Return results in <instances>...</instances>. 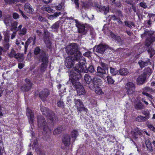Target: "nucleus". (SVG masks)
<instances>
[{"instance_id":"36","label":"nucleus","mask_w":155,"mask_h":155,"mask_svg":"<svg viewBox=\"0 0 155 155\" xmlns=\"http://www.w3.org/2000/svg\"><path fill=\"white\" fill-rule=\"evenodd\" d=\"M18 31V35L20 36H22L26 34L27 32V29L25 28H23L20 29Z\"/></svg>"},{"instance_id":"10","label":"nucleus","mask_w":155,"mask_h":155,"mask_svg":"<svg viewBox=\"0 0 155 155\" xmlns=\"http://www.w3.org/2000/svg\"><path fill=\"white\" fill-rule=\"evenodd\" d=\"M126 92L128 95H131L134 93L135 91V86L132 82L127 83L125 85Z\"/></svg>"},{"instance_id":"39","label":"nucleus","mask_w":155,"mask_h":155,"mask_svg":"<svg viewBox=\"0 0 155 155\" xmlns=\"http://www.w3.org/2000/svg\"><path fill=\"white\" fill-rule=\"evenodd\" d=\"M147 51L150 54V57L151 58L155 54V51L154 49L151 47H150L148 50Z\"/></svg>"},{"instance_id":"58","label":"nucleus","mask_w":155,"mask_h":155,"mask_svg":"<svg viewBox=\"0 0 155 155\" xmlns=\"http://www.w3.org/2000/svg\"><path fill=\"white\" fill-rule=\"evenodd\" d=\"M12 17L13 18L15 19H18L19 18V14L16 12H14L12 14Z\"/></svg>"},{"instance_id":"27","label":"nucleus","mask_w":155,"mask_h":155,"mask_svg":"<svg viewBox=\"0 0 155 155\" xmlns=\"http://www.w3.org/2000/svg\"><path fill=\"white\" fill-rule=\"evenodd\" d=\"M71 135L72 138V141L74 142L78 135V133L77 130H74L72 131Z\"/></svg>"},{"instance_id":"50","label":"nucleus","mask_w":155,"mask_h":155,"mask_svg":"<svg viewBox=\"0 0 155 155\" xmlns=\"http://www.w3.org/2000/svg\"><path fill=\"white\" fill-rule=\"evenodd\" d=\"M101 67L102 69L105 70L106 71H107L108 70V65L107 64L102 63L101 64Z\"/></svg>"},{"instance_id":"25","label":"nucleus","mask_w":155,"mask_h":155,"mask_svg":"<svg viewBox=\"0 0 155 155\" xmlns=\"http://www.w3.org/2000/svg\"><path fill=\"white\" fill-rule=\"evenodd\" d=\"M153 70L149 67L145 68L143 71V75L150 76L151 75L153 72Z\"/></svg>"},{"instance_id":"28","label":"nucleus","mask_w":155,"mask_h":155,"mask_svg":"<svg viewBox=\"0 0 155 155\" xmlns=\"http://www.w3.org/2000/svg\"><path fill=\"white\" fill-rule=\"evenodd\" d=\"M135 107L137 110H140L143 109L145 108V106L142 102L139 101L135 104Z\"/></svg>"},{"instance_id":"42","label":"nucleus","mask_w":155,"mask_h":155,"mask_svg":"<svg viewBox=\"0 0 155 155\" xmlns=\"http://www.w3.org/2000/svg\"><path fill=\"white\" fill-rule=\"evenodd\" d=\"M110 73L113 75H115L117 74H118V71H116L115 68L112 67H110Z\"/></svg>"},{"instance_id":"52","label":"nucleus","mask_w":155,"mask_h":155,"mask_svg":"<svg viewBox=\"0 0 155 155\" xmlns=\"http://www.w3.org/2000/svg\"><path fill=\"white\" fill-rule=\"evenodd\" d=\"M57 106L58 107L63 108L64 106V104L62 101H59L57 103Z\"/></svg>"},{"instance_id":"37","label":"nucleus","mask_w":155,"mask_h":155,"mask_svg":"<svg viewBox=\"0 0 155 155\" xmlns=\"http://www.w3.org/2000/svg\"><path fill=\"white\" fill-rule=\"evenodd\" d=\"M48 66L47 64H41L40 66V70L41 73H44L47 69Z\"/></svg>"},{"instance_id":"41","label":"nucleus","mask_w":155,"mask_h":155,"mask_svg":"<svg viewBox=\"0 0 155 155\" xmlns=\"http://www.w3.org/2000/svg\"><path fill=\"white\" fill-rule=\"evenodd\" d=\"M60 23V21L56 22L51 26V28L53 29H58L59 27Z\"/></svg>"},{"instance_id":"13","label":"nucleus","mask_w":155,"mask_h":155,"mask_svg":"<svg viewBox=\"0 0 155 155\" xmlns=\"http://www.w3.org/2000/svg\"><path fill=\"white\" fill-rule=\"evenodd\" d=\"M38 60L42 62L41 64H47L48 62L49 57L44 51H43L38 58Z\"/></svg>"},{"instance_id":"34","label":"nucleus","mask_w":155,"mask_h":155,"mask_svg":"<svg viewBox=\"0 0 155 155\" xmlns=\"http://www.w3.org/2000/svg\"><path fill=\"white\" fill-rule=\"evenodd\" d=\"M147 119L143 116L141 115H139L138 116L136 119V120L139 122H145Z\"/></svg>"},{"instance_id":"49","label":"nucleus","mask_w":155,"mask_h":155,"mask_svg":"<svg viewBox=\"0 0 155 155\" xmlns=\"http://www.w3.org/2000/svg\"><path fill=\"white\" fill-rule=\"evenodd\" d=\"M4 40L5 43H8L9 41V36L8 33L7 32H5L4 35Z\"/></svg>"},{"instance_id":"32","label":"nucleus","mask_w":155,"mask_h":155,"mask_svg":"<svg viewBox=\"0 0 155 155\" xmlns=\"http://www.w3.org/2000/svg\"><path fill=\"white\" fill-rule=\"evenodd\" d=\"M64 130L63 127L60 126L55 129L53 132V134L54 135L59 134Z\"/></svg>"},{"instance_id":"35","label":"nucleus","mask_w":155,"mask_h":155,"mask_svg":"<svg viewBox=\"0 0 155 155\" xmlns=\"http://www.w3.org/2000/svg\"><path fill=\"white\" fill-rule=\"evenodd\" d=\"M94 71L95 70L93 66L92 65H90L88 68H87L86 67L85 73H87L89 72L91 73H93L94 72Z\"/></svg>"},{"instance_id":"62","label":"nucleus","mask_w":155,"mask_h":155,"mask_svg":"<svg viewBox=\"0 0 155 155\" xmlns=\"http://www.w3.org/2000/svg\"><path fill=\"white\" fill-rule=\"evenodd\" d=\"M89 5L87 3H84L82 6V8H84L85 9L88 8Z\"/></svg>"},{"instance_id":"55","label":"nucleus","mask_w":155,"mask_h":155,"mask_svg":"<svg viewBox=\"0 0 155 155\" xmlns=\"http://www.w3.org/2000/svg\"><path fill=\"white\" fill-rule=\"evenodd\" d=\"M98 86V85H97L95 86V92L97 94H100L101 93V89Z\"/></svg>"},{"instance_id":"59","label":"nucleus","mask_w":155,"mask_h":155,"mask_svg":"<svg viewBox=\"0 0 155 155\" xmlns=\"http://www.w3.org/2000/svg\"><path fill=\"white\" fill-rule=\"evenodd\" d=\"M135 131L137 132V134L141 136L143 135V130H140L138 128H137L135 130Z\"/></svg>"},{"instance_id":"48","label":"nucleus","mask_w":155,"mask_h":155,"mask_svg":"<svg viewBox=\"0 0 155 155\" xmlns=\"http://www.w3.org/2000/svg\"><path fill=\"white\" fill-rule=\"evenodd\" d=\"M107 80L109 84H114V81L111 76H108L107 77Z\"/></svg>"},{"instance_id":"44","label":"nucleus","mask_w":155,"mask_h":155,"mask_svg":"<svg viewBox=\"0 0 155 155\" xmlns=\"http://www.w3.org/2000/svg\"><path fill=\"white\" fill-rule=\"evenodd\" d=\"M14 58L18 60H23L24 59L23 54H20L19 53H18L17 54L16 53V54Z\"/></svg>"},{"instance_id":"3","label":"nucleus","mask_w":155,"mask_h":155,"mask_svg":"<svg viewBox=\"0 0 155 155\" xmlns=\"http://www.w3.org/2000/svg\"><path fill=\"white\" fill-rule=\"evenodd\" d=\"M78 48V45L76 43H71L65 48L66 53L68 54L73 55V57H76L78 58L77 59H79L82 55Z\"/></svg>"},{"instance_id":"47","label":"nucleus","mask_w":155,"mask_h":155,"mask_svg":"<svg viewBox=\"0 0 155 155\" xmlns=\"http://www.w3.org/2000/svg\"><path fill=\"white\" fill-rule=\"evenodd\" d=\"M142 113L144 115H145L144 117L147 120L149 119L150 118V113L148 112H147L146 110H142Z\"/></svg>"},{"instance_id":"16","label":"nucleus","mask_w":155,"mask_h":155,"mask_svg":"<svg viewBox=\"0 0 155 155\" xmlns=\"http://www.w3.org/2000/svg\"><path fill=\"white\" fill-rule=\"evenodd\" d=\"M26 114L29 119V122L31 124H32L34 121V113L30 109L27 108L26 111Z\"/></svg>"},{"instance_id":"57","label":"nucleus","mask_w":155,"mask_h":155,"mask_svg":"<svg viewBox=\"0 0 155 155\" xmlns=\"http://www.w3.org/2000/svg\"><path fill=\"white\" fill-rule=\"evenodd\" d=\"M16 53L13 49H12L11 51L9 54V57L10 58L15 57Z\"/></svg>"},{"instance_id":"38","label":"nucleus","mask_w":155,"mask_h":155,"mask_svg":"<svg viewBox=\"0 0 155 155\" xmlns=\"http://www.w3.org/2000/svg\"><path fill=\"white\" fill-rule=\"evenodd\" d=\"M124 23L125 25L128 26L130 28H131L132 25L135 26L134 23L133 22L125 21H124Z\"/></svg>"},{"instance_id":"22","label":"nucleus","mask_w":155,"mask_h":155,"mask_svg":"<svg viewBox=\"0 0 155 155\" xmlns=\"http://www.w3.org/2000/svg\"><path fill=\"white\" fill-rule=\"evenodd\" d=\"M25 10L28 13H31L34 11L31 5L28 3H26L25 5Z\"/></svg>"},{"instance_id":"63","label":"nucleus","mask_w":155,"mask_h":155,"mask_svg":"<svg viewBox=\"0 0 155 155\" xmlns=\"http://www.w3.org/2000/svg\"><path fill=\"white\" fill-rule=\"evenodd\" d=\"M140 6L144 8H146L147 7L146 3L142 2L140 3Z\"/></svg>"},{"instance_id":"64","label":"nucleus","mask_w":155,"mask_h":155,"mask_svg":"<svg viewBox=\"0 0 155 155\" xmlns=\"http://www.w3.org/2000/svg\"><path fill=\"white\" fill-rule=\"evenodd\" d=\"M131 133L135 139H137L138 138V134L136 131L132 132Z\"/></svg>"},{"instance_id":"4","label":"nucleus","mask_w":155,"mask_h":155,"mask_svg":"<svg viewBox=\"0 0 155 155\" xmlns=\"http://www.w3.org/2000/svg\"><path fill=\"white\" fill-rule=\"evenodd\" d=\"M41 110L43 114L46 116L50 122L54 125L58 121V118L54 112L49 109L42 106Z\"/></svg>"},{"instance_id":"1","label":"nucleus","mask_w":155,"mask_h":155,"mask_svg":"<svg viewBox=\"0 0 155 155\" xmlns=\"http://www.w3.org/2000/svg\"><path fill=\"white\" fill-rule=\"evenodd\" d=\"M80 75L79 74L76 75V77L73 76V79H69L67 82V84L74 90H76L78 95L81 96L84 95L86 91L83 87L78 81L80 78Z\"/></svg>"},{"instance_id":"45","label":"nucleus","mask_w":155,"mask_h":155,"mask_svg":"<svg viewBox=\"0 0 155 155\" xmlns=\"http://www.w3.org/2000/svg\"><path fill=\"white\" fill-rule=\"evenodd\" d=\"M36 39V37H35L34 39L32 37H30L26 41L25 43L29 45L30 44L31 42V41H33V45L35 44V41Z\"/></svg>"},{"instance_id":"24","label":"nucleus","mask_w":155,"mask_h":155,"mask_svg":"<svg viewBox=\"0 0 155 155\" xmlns=\"http://www.w3.org/2000/svg\"><path fill=\"white\" fill-rule=\"evenodd\" d=\"M146 147L149 152H151L153 151V149L151 146V143L148 139L145 140Z\"/></svg>"},{"instance_id":"17","label":"nucleus","mask_w":155,"mask_h":155,"mask_svg":"<svg viewBox=\"0 0 155 155\" xmlns=\"http://www.w3.org/2000/svg\"><path fill=\"white\" fill-rule=\"evenodd\" d=\"M138 64H139L140 68H143L145 67L148 65L149 64H151L150 59H148L147 60L145 59H141L138 62Z\"/></svg>"},{"instance_id":"11","label":"nucleus","mask_w":155,"mask_h":155,"mask_svg":"<svg viewBox=\"0 0 155 155\" xmlns=\"http://www.w3.org/2000/svg\"><path fill=\"white\" fill-rule=\"evenodd\" d=\"M94 7L97 12H104V14L106 15L109 12V8L108 7L105 6L102 7L99 4H97L96 2L94 3Z\"/></svg>"},{"instance_id":"14","label":"nucleus","mask_w":155,"mask_h":155,"mask_svg":"<svg viewBox=\"0 0 155 155\" xmlns=\"http://www.w3.org/2000/svg\"><path fill=\"white\" fill-rule=\"evenodd\" d=\"M76 26L78 28V32L80 33H83L84 34L86 33L87 30L85 28V26L80 23L78 21L75 20Z\"/></svg>"},{"instance_id":"18","label":"nucleus","mask_w":155,"mask_h":155,"mask_svg":"<svg viewBox=\"0 0 155 155\" xmlns=\"http://www.w3.org/2000/svg\"><path fill=\"white\" fill-rule=\"evenodd\" d=\"M70 140V136L68 134H66L64 136L62 139V142L65 146H68L71 144Z\"/></svg>"},{"instance_id":"23","label":"nucleus","mask_w":155,"mask_h":155,"mask_svg":"<svg viewBox=\"0 0 155 155\" xmlns=\"http://www.w3.org/2000/svg\"><path fill=\"white\" fill-rule=\"evenodd\" d=\"M43 51H41V49L39 47H36L34 51V54L35 55V57L38 58H39L40 55L41 54V53Z\"/></svg>"},{"instance_id":"8","label":"nucleus","mask_w":155,"mask_h":155,"mask_svg":"<svg viewBox=\"0 0 155 155\" xmlns=\"http://www.w3.org/2000/svg\"><path fill=\"white\" fill-rule=\"evenodd\" d=\"M77 57L68 56L67 57L65 60V65L68 68H72L75 64H76V61L79 59H77Z\"/></svg>"},{"instance_id":"6","label":"nucleus","mask_w":155,"mask_h":155,"mask_svg":"<svg viewBox=\"0 0 155 155\" xmlns=\"http://www.w3.org/2000/svg\"><path fill=\"white\" fill-rule=\"evenodd\" d=\"M38 126L39 128L44 131H46L49 129L51 130V128H49L45 118L42 116H38L37 117Z\"/></svg>"},{"instance_id":"7","label":"nucleus","mask_w":155,"mask_h":155,"mask_svg":"<svg viewBox=\"0 0 155 155\" xmlns=\"http://www.w3.org/2000/svg\"><path fill=\"white\" fill-rule=\"evenodd\" d=\"M74 101L75 104V106L77 108L78 114L81 113V111H85L87 112V109L86 108L83 102L79 99H74Z\"/></svg>"},{"instance_id":"30","label":"nucleus","mask_w":155,"mask_h":155,"mask_svg":"<svg viewBox=\"0 0 155 155\" xmlns=\"http://www.w3.org/2000/svg\"><path fill=\"white\" fill-rule=\"evenodd\" d=\"M76 63H78L79 64L84 65H85L86 61L85 59L81 55V57L80 58V59L77 60L76 61Z\"/></svg>"},{"instance_id":"5","label":"nucleus","mask_w":155,"mask_h":155,"mask_svg":"<svg viewBox=\"0 0 155 155\" xmlns=\"http://www.w3.org/2000/svg\"><path fill=\"white\" fill-rule=\"evenodd\" d=\"M86 65H81L78 63H76L75 68L74 70L71 72V78L69 79H73V76L76 77V75L79 74L80 75V78L81 77V72H84L85 71V69L86 68Z\"/></svg>"},{"instance_id":"53","label":"nucleus","mask_w":155,"mask_h":155,"mask_svg":"<svg viewBox=\"0 0 155 155\" xmlns=\"http://www.w3.org/2000/svg\"><path fill=\"white\" fill-rule=\"evenodd\" d=\"M115 40L120 44L122 45L123 43V41L119 36H117Z\"/></svg>"},{"instance_id":"43","label":"nucleus","mask_w":155,"mask_h":155,"mask_svg":"<svg viewBox=\"0 0 155 155\" xmlns=\"http://www.w3.org/2000/svg\"><path fill=\"white\" fill-rule=\"evenodd\" d=\"M44 41L47 47L49 48H51V43L49 40V38H46L45 39H44Z\"/></svg>"},{"instance_id":"19","label":"nucleus","mask_w":155,"mask_h":155,"mask_svg":"<svg viewBox=\"0 0 155 155\" xmlns=\"http://www.w3.org/2000/svg\"><path fill=\"white\" fill-rule=\"evenodd\" d=\"M155 41V37H149L147 38L145 42V45L147 47H149L150 45Z\"/></svg>"},{"instance_id":"51","label":"nucleus","mask_w":155,"mask_h":155,"mask_svg":"<svg viewBox=\"0 0 155 155\" xmlns=\"http://www.w3.org/2000/svg\"><path fill=\"white\" fill-rule=\"evenodd\" d=\"M44 39H45L46 38L49 39V32L46 29H44Z\"/></svg>"},{"instance_id":"21","label":"nucleus","mask_w":155,"mask_h":155,"mask_svg":"<svg viewBox=\"0 0 155 155\" xmlns=\"http://www.w3.org/2000/svg\"><path fill=\"white\" fill-rule=\"evenodd\" d=\"M106 71L102 69L101 67L98 66L97 69V75L101 77H103L104 74H106Z\"/></svg>"},{"instance_id":"15","label":"nucleus","mask_w":155,"mask_h":155,"mask_svg":"<svg viewBox=\"0 0 155 155\" xmlns=\"http://www.w3.org/2000/svg\"><path fill=\"white\" fill-rule=\"evenodd\" d=\"M49 93L48 89H44L40 92L39 94V97L43 101H44L49 95Z\"/></svg>"},{"instance_id":"60","label":"nucleus","mask_w":155,"mask_h":155,"mask_svg":"<svg viewBox=\"0 0 155 155\" xmlns=\"http://www.w3.org/2000/svg\"><path fill=\"white\" fill-rule=\"evenodd\" d=\"M33 147H36L38 146H39V145L38 144V141L37 139L35 140L33 142Z\"/></svg>"},{"instance_id":"9","label":"nucleus","mask_w":155,"mask_h":155,"mask_svg":"<svg viewBox=\"0 0 155 155\" xmlns=\"http://www.w3.org/2000/svg\"><path fill=\"white\" fill-rule=\"evenodd\" d=\"M25 83L21 86V89L22 91L26 92L31 89L34 84L29 79L27 78L25 79Z\"/></svg>"},{"instance_id":"56","label":"nucleus","mask_w":155,"mask_h":155,"mask_svg":"<svg viewBox=\"0 0 155 155\" xmlns=\"http://www.w3.org/2000/svg\"><path fill=\"white\" fill-rule=\"evenodd\" d=\"M19 13L26 20H28V19L29 18L24 14V12L22 10L19 9Z\"/></svg>"},{"instance_id":"20","label":"nucleus","mask_w":155,"mask_h":155,"mask_svg":"<svg viewBox=\"0 0 155 155\" xmlns=\"http://www.w3.org/2000/svg\"><path fill=\"white\" fill-rule=\"evenodd\" d=\"M146 77L145 75H142L138 77L137 80V84L139 85L143 84L145 81Z\"/></svg>"},{"instance_id":"54","label":"nucleus","mask_w":155,"mask_h":155,"mask_svg":"<svg viewBox=\"0 0 155 155\" xmlns=\"http://www.w3.org/2000/svg\"><path fill=\"white\" fill-rule=\"evenodd\" d=\"M42 10L44 11H46L48 13H51L52 12L53 10L51 8H46L45 7H42Z\"/></svg>"},{"instance_id":"29","label":"nucleus","mask_w":155,"mask_h":155,"mask_svg":"<svg viewBox=\"0 0 155 155\" xmlns=\"http://www.w3.org/2000/svg\"><path fill=\"white\" fill-rule=\"evenodd\" d=\"M18 22L17 21H14L11 24V30L12 31L16 30L17 29V26Z\"/></svg>"},{"instance_id":"46","label":"nucleus","mask_w":155,"mask_h":155,"mask_svg":"<svg viewBox=\"0 0 155 155\" xmlns=\"http://www.w3.org/2000/svg\"><path fill=\"white\" fill-rule=\"evenodd\" d=\"M37 16L38 17V19L39 21L41 22H47L48 21L46 18L43 17L42 16L40 15H37Z\"/></svg>"},{"instance_id":"31","label":"nucleus","mask_w":155,"mask_h":155,"mask_svg":"<svg viewBox=\"0 0 155 155\" xmlns=\"http://www.w3.org/2000/svg\"><path fill=\"white\" fill-rule=\"evenodd\" d=\"M41 145H39V146H38L35 148V151L37 152L38 155H44V152L40 148Z\"/></svg>"},{"instance_id":"2","label":"nucleus","mask_w":155,"mask_h":155,"mask_svg":"<svg viewBox=\"0 0 155 155\" xmlns=\"http://www.w3.org/2000/svg\"><path fill=\"white\" fill-rule=\"evenodd\" d=\"M84 79L87 84V85L90 89H93L95 86L99 85L101 84V80L97 77L92 78L88 74H86L84 77Z\"/></svg>"},{"instance_id":"12","label":"nucleus","mask_w":155,"mask_h":155,"mask_svg":"<svg viewBox=\"0 0 155 155\" xmlns=\"http://www.w3.org/2000/svg\"><path fill=\"white\" fill-rule=\"evenodd\" d=\"M107 46L105 45L100 44L97 46H95L94 50L96 52L101 54L104 53V52L107 48Z\"/></svg>"},{"instance_id":"33","label":"nucleus","mask_w":155,"mask_h":155,"mask_svg":"<svg viewBox=\"0 0 155 155\" xmlns=\"http://www.w3.org/2000/svg\"><path fill=\"white\" fill-rule=\"evenodd\" d=\"M11 17L9 16H7L5 18L4 21L6 26H9L11 22Z\"/></svg>"},{"instance_id":"61","label":"nucleus","mask_w":155,"mask_h":155,"mask_svg":"<svg viewBox=\"0 0 155 155\" xmlns=\"http://www.w3.org/2000/svg\"><path fill=\"white\" fill-rule=\"evenodd\" d=\"M4 1L6 4L11 5L13 4L14 0H4Z\"/></svg>"},{"instance_id":"40","label":"nucleus","mask_w":155,"mask_h":155,"mask_svg":"<svg viewBox=\"0 0 155 155\" xmlns=\"http://www.w3.org/2000/svg\"><path fill=\"white\" fill-rule=\"evenodd\" d=\"M146 124L148 128L155 132V128L153 127L152 124L149 122V121H147L146 122Z\"/></svg>"},{"instance_id":"26","label":"nucleus","mask_w":155,"mask_h":155,"mask_svg":"<svg viewBox=\"0 0 155 155\" xmlns=\"http://www.w3.org/2000/svg\"><path fill=\"white\" fill-rule=\"evenodd\" d=\"M129 73V71L125 68H123L120 69L118 71V74L122 76H125L127 75Z\"/></svg>"}]
</instances>
